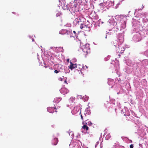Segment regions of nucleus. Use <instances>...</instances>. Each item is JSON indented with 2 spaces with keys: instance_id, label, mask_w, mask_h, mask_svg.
I'll return each mask as SVG.
<instances>
[{
  "instance_id": "f257e3e1",
  "label": "nucleus",
  "mask_w": 148,
  "mask_h": 148,
  "mask_svg": "<svg viewBox=\"0 0 148 148\" xmlns=\"http://www.w3.org/2000/svg\"><path fill=\"white\" fill-rule=\"evenodd\" d=\"M125 15L120 16L117 15L114 16L115 18L110 19L108 22L110 25L114 26L113 27L109 30L110 32H107L106 34H113L118 31H120L122 29H124L126 26V17Z\"/></svg>"
},
{
  "instance_id": "f03ea898",
  "label": "nucleus",
  "mask_w": 148,
  "mask_h": 148,
  "mask_svg": "<svg viewBox=\"0 0 148 148\" xmlns=\"http://www.w3.org/2000/svg\"><path fill=\"white\" fill-rule=\"evenodd\" d=\"M57 0L60 3L58 5V7H60V5L64 10H69L73 15L80 10L81 6H82V0H74L73 3L71 2L66 5L65 4V0Z\"/></svg>"
},
{
  "instance_id": "7ed1b4c3",
  "label": "nucleus",
  "mask_w": 148,
  "mask_h": 148,
  "mask_svg": "<svg viewBox=\"0 0 148 148\" xmlns=\"http://www.w3.org/2000/svg\"><path fill=\"white\" fill-rule=\"evenodd\" d=\"M144 31L145 30L143 31H141V30L138 31H133L134 34L132 40L136 42L141 40L142 37L145 36L147 34V33H144L143 34V33Z\"/></svg>"
},
{
  "instance_id": "20e7f679",
  "label": "nucleus",
  "mask_w": 148,
  "mask_h": 148,
  "mask_svg": "<svg viewBox=\"0 0 148 148\" xmlns=\"http://www.w3.org/2000/svg\"><path fill=\"white\" fill-rule=\"evenodd\" d=\"M140 22L138 20L133 19L132 21V30L133 31H138L141 30L140 28L142 26L140 25Z\"/></svg>"
},
{
  "instance_id": "39448f33",
  "label": "nucleus",
  "mask_w": 148,
  "mask_h": 148,
  "mask_svg": "<svg viewBox=\"0 0 148 148\" xmlns=\"http://www.w3.org/2000/svg\"><path fill=\"white\" fill-rule=\"evenodd\" d=\"M89 44L86 43L82 47V51L83 52H86V54L90 53V49L89 47Z\"/></svg>"
},
{
  "instance_id": "423d86ee",
  "label": "nucleus",
  "mask_w": 148,
  "mask_h": 148,
  "mask_svg": "<svg viewBox=\"0 0 148 148\" xmlns=\"http://www.w3.org/2000/svg\"><path fill=\"white\" fill-rule=\"evenodd\" d=\"M108 84L109 85L111 86V88H114V89H116V84H114V81L113 79L108 78Z\"/></svg>"
},
{
  "instance_id": "0eeeda50",
  "label": "nucleus",
  "mask_w": 148,
  "mask_h": 148,
  "mask_svg": "<svg viewBox=\"0 0 148 148\" xmlns=\"http://www.w3.org/2000/svg\"><path fill=\"white\" fill-rule=\"evenodd\" d=\"M124 32V31H123L122 32H121V33H119L118 35V38L116 39L117 40H118V41L119 42V44H120V45H121L123 41V35L122 34V33Z\"/></svg>"
},
{
  "instance_id": "6e6552de",
  "label": "nucleus",
  "mask_w": 148,
  "mask_h": 148,
  "mask_svg": "<svg viewBox=\"0 0 148 148\" xmlns=\"http://www.w3.org/2000/svg\"><path fill=\"white\" fill-rule=\"evenodd\" d=\"M82 19H83V18H82L80 17H78L74 20L73 23L75 25H79L80 24L83 23L82 21Z\"/></svg>"
},
{
  "instance_id": "1a4fd4ad",
  "label": "nucleus",
  "mask_w": 148,
  "mask_h": 148,
  "mask_svg": "<svg viewBox=\"0 0 148 148\" xmlns=\"http://www.w3.org/2000/svg\"><path fill=\"white\" fill-rule=\"evenodd\" d=\"M113 66L114 65V69L115 71L117 70L119 68V64L118 61L115 59V61L111 63Z\"/></svg>"
},
{
  "instance_id": "9d476101",
  "label": "nucleus",
  "mask_w": 148,
  "mask_h": 148,
  "mask_svg": "<svg viewBox=\"0 0 148 148\" xmlns=\"http://www.w3.org/2000/svg\"><path fill=\"white\" fill-rule=\"evenodd\" d=\"M139 63L141 64V66H143V68H145V66L148 65V60L145 59L143 60L141 62L140 61ZM142 66H141V67Z\"/></svg>"
},
{
  "instance_id": "9b49d317",
  "label": "nucleus",
  "mask_w": 148,
  "mask_h": 148,
  "mask_svg": "<svg viewBox=\"0 0 148 148\" xmlns=\"http://www.w3.org/2000/svg\"><path fill=\"white\" fill-rule=\"evenodd\" d=\"M106 5V2L103 1L102 3H100L99 5V6L100 8L104 9H106V8L107 9H108V8L107 6ZM106 10V9H105V10Z\"/></svg>"
},
{
  "instance_id": "f8f14e48",
  "label": "nucleus",
  "mask_w": 148,
  "mask_h": 148,
  "mask_svg": "<svg viewBox=\"0 0 148 148\" xmlns=\"http://www.w3.org/2000/svg\"><path fill=\"white\" fill-rule=\"evenodd\" d=\"M60 92L63 95L66 94L69 92V90L64 87L62 88L60 90Z\"/></svg>"
},
{
  "instance_id": "ddd939ff",
  "label": "nucleus",
  "mask_w": 148,
  "mask_h": 148,
  "mask_svg": "<svg viewBox=\"0 0 148 148\" xmlns=\"http://www.w3.org/2000/svg\"><path fill=\"white\" fill-rule=\"evenodd\" d=\"M114 1H112L110 0H108L106 2V6L108 7L113 6L114 4Z\"/></svg>"
},
{
  "instance_id": "4468645a",
  "label": "nucleus",
  "mask_w": 148,
  "mask_h": 148,
  "mask_svg": "<svg viewBox=\"0 0 148 148\" xmlns=\"http://www.w3.org/2000/svg\"><path fill=\"white\" fill-rule=\"evenodd\" d=\"M79 108L78 107H75L73 110L71 111V113L73 114L77 113L79 111Z\"/></svg>"
},
{
  "instance_id": "2eb2a0df",
  "label": "nucleus",
  "mask_w": 148,
  "mask_h": 148,
  "mask_svg": "<svg viewBox=\"0 0 148 148\" xmlns=\"http://www.w3.org/2000/svg\"><path fill=\"white\" fill-rule=\"evenodd\" d=\"M112 44L113 46L117 48L121 45L119 44V42L118 41V40L117 39L114 40L113 41Z\"/></svg>"
},
{
  "instance_id": "dca6fc26",
  "label": "nucleus",
  "mask_w": 148,
  "mask_h": 148,
  "mask_svg": "<svg viewBox=\"0 0 148 148\" xmlns=\"http://www.w3.org/2000/svg\"><path fill=\"white\" fill-rule=\"evenodd\" d=\"M125 62L127 65L129 66H132L133 65V62L130 59H127L126 60Z\"/></svg>"
},
{
  "instance_id": "f3484780",
  "label": "nucleus",
  "mask_w": 148,
  "mask_h": 148,
  "mask_svg": "<svg viewBox=\"0 0 148 148\" xmlns=\"http://www.w3.org/2000/svg\"><path fill=\"white\" fill-rule=\"evenodd\" d=\"M70 65L69 66L70 69L71 70H73L74 68H77V64H74L72 62H70Z\"/></svg>"
},
{
  "instance_id": "a211bd4d",
  "label": "nucleus",
  "mask_w": 148,
  "mask_h": 148,
  "mask_svg": "<svg viewBox=\"0 0 148 148\" xmlns=\"http://www.w3.org/2000/svg\"><path fill=\"white\" fill-rule=\"evenodd\" d=\"M141 12H142V10L140 9H136L135 10L134 14L135 15H136L138 16H139L141 14Z\"/></svg>"
},
{
  "instance_id": "6ab92c4d",
  "label": "nucleus",
  "mask_w": 148,
  "mask_h": 148,
  "mask_svg": "<svg viewBox=\"0 0 148 148\" xmlns=\"http://www.w3.org/2000/svg\"><path fill=\"white\" fill-rule=\"evenodd\" d=\"M58 142V140L57 138H55L52 140V145H56Z\"/></svg>"
},
{
  "instance_id": "aec40b11",
  "label": "nucleus",
  "mask_w": 148,
  "mask_h": 148,
  "mask_svg": "<svg viewBox=\"0 0 148 148\" xmlns=\"http://www.w3.org/2000/svg\"><path fill=\"white\" fill-rule=\"evenodd\" d=\"M54 109H56V107L54 108L53 107H49L47 108V111L50 113H53L54 112Z\"/></svg>"
},
{
  "instance_id": "412c9836",
  "label": "nucleus",
  "mask_w": 148,
  "mask_h": 148,
  "mask_svg": "<svg viewBox=\"0 0 148 148\" xmlns=\"http://www.w3.org/2000/svg\"><path fill=\"white\" fill-rule=\"evenodd\" d=\"M62 98L60 97H56L54 99L53 101L56 103H58L62 100Z\"/></svg>"
},
{
  "instance_id": "4be33fe9",
  "label": "nucleus",
  "mask_w": 148,
  "mask_h": 148,
  "mask_svg": "<svg viewBox=\"0 0 148 148\" xmlns=\"http://www.w3.org/2000/svg\"><path fill=\"white\" fill-rule=\"evenodd\" d=\"M140 83L142 85L144 86H147V83L146 80L145 79H143L141 81Z\"/></svg>"
},
{
  "instance_id": "5701e85b",
  "label": "nucleus",
  "mask_w": 148,
  "mask_h": 148,
  "mask_svg": "<svg viewBox=\"0 0 148 148\" xmlns=\"http://www.w3.org/2000/svg\"><path fill=\"white\" fill-rule=\"evenodd\" d=\"M121 51H118V49H116V52L118 53H123L124 51L125 50V48L124 46H123L121 48Z\"/></svg>"
},
{
  "instance_id": "b1692460",
  "label": "nucleus",
  "mask_w": 148,
  "mask_h": 148,
  "mask_svg": "<svg viewBox=\"0 0 148 148\" xmlns=\"http://www.w3.org/2000/svg\"><path fill=\"white\" fill-rule=\"evenodd\" d=\"M90 110H88V108H87L85 111L84 114L85 115L86 114H88V115H90Z\"/></svg>"
},
{
  "instance_id": "393cba45",
  "label": "nucleus",
  "mask_w": 148,
  "mask_h": 148,
  "mask_svg": "<svg viewBox=\"0 0 148 148\" xmlns=\"http://www.w3.org/2000/svg\"><path fill=\"white\" fill-rule=\"evenodd\" d=\"M67 30L66 29H62L60 31L59 33L60 34H66Z\"/></svg>"
},
{
  "instance_id": "a878e982",
  "label": "nucleus",
  "mask_w": 148,
  "mask_h": 148,
  "mask_svg": "<svg viewBox=\"0 0 148 148\" xmlns=\"http://www.w3.org/2000/svg\"><path fill=\"white\" fill-rule=\"evenodd\" d=\"M66 34H70L71 35L70 36V37H74V36H72L71 35V34H72V30L71 29H69L67 30Z\"/></svg>"
},
{
  "instance_id": "bb28decb",
  "label": "nucleus",
  "mask_w": 148,
  "mask_h": 148,
  "mask_svg": "<svg viewBox=\"0 0 148 148\" xmlns=\"http://www.w3.org/2000/svg\"><path fill=\"white\" fill-rule=\"evenodd\" d=\"M135 124L137 125L138 127H140L141 125V122L139 120H136L135 121Z\"/></svg>"
},
{
  "instance_id": "cd10ccee",
  "label": "nucleus",
  "mask_w": 148,
  "mask_h": 148,
  "mask_svg": "<svg viewBox=\"0 0 148 148\" xmlns=\"http://www.w3.org/2000/svg\"><path fill=\"white\" fill-rule=\"evenodd\" d=\"M126 110H127V111L126 112H125L124 114V115L125 116H130V114L128 109L126 108Z\"/></svg>"
},
{
  "instance_id": "c85d7f7f",
  "label": "nucleus",
  "mask_w": 148,
  "mask_h": 148,
  "mask_svg": "<svg viewBox=\"0 0 148 148\" xmlns=\"http://www.w3.org/2000/svg\"><path fill=\"white\" fill-rule=\"evenodd\" d=\"M116 104L117 105L116 106H115V107H116L115 108V110L116 111V110L117 109V108H120V104L118 102H116Z\"/></svg>"
},
{
  "instance_id": "c756f323",
  "label": "nucleus",
  "mask_w": 148,
  "mask_h": 148,
  "mask_svg": "<svg viewBox=\"0 0 148 148\" xmlns=\"http://www.w3.org/2000/svg\"><path fill=\"white\" fill-rule=\"evenodd\" d=\"M75 99V98L73 97H71L69 99L70 102L73 103Z\"/></svg>"
},
{
  "instance_id": "7c9ffc66",
  "label": "nucleus",
  "mask_w": 148,
  "mask_h": 148,
  "mask_svg": "<svg viewBox=\"0 0 148 148\" xmlns=\"http://www.w3.org/2000/svg\"><path fill=\"white\" fill-rule=\"evenodd\" d=\"M126 108H127L126 107H124L123 109L121 110V114H124L125 112L127 111V110H126Z\"/></svg>"
},
{
  "instance_id": "2f4dec72",
  "label": "nucleus",
  "mask_w": 148,
  "mask_h": 148,
  "mask_svg": "<svg viewBox=\"0 0 148 148\" xmlns=\"http://www.w3.org/2000/svg\"><path fill=\"white\" fill-rule=\"evenodd\" d=\"M82 129L83 130H86V131L88 130V126L86 125H84L83 127V129Z\"/></svg>"
},
{
  "instance_id": "473e14b6",
  "label": "nucleus",
  "mask_w": 148,
  "mask_h": 148,
  "mask_svg": "<svg viewBox=\"0 0 148 148\" xmlns=\"http://www.w3.org/2000/svg\"><path fill=\"white\" fill-rule=\"evenodd\" d=\"M144 30H145V31H144V32L143 33V34H144V33H147V35L148 34V25L146 27L145 29V30H143L142 31H143Z\"/></svg>"
},
{
  "instance_id": "72a5a7b5",
  "label": "nucleus",
  "mask_w": 148,
  "mask_h": 148,
  "mask_svg": "<svg viewBox=\"0 0 148 148\" xmlns=\"http://www.w3.org/2000/svg\"><path fill=\"white\" fill-rule=\"evenodd\" d=\"M68 133L69 134L70 136H71V138H73L74 136L73 133L72 132H68Z\"/></svg>"
},
{
  "instance_id": "f704fd0d",
  "label": "nucleus",
  "mask_w": 148,
  "mask_h": 148,
  "mask_svg": "<svg viewBox=\"0 0 148 148\" xmlns=\"http://www.w3.org/2000/svg\"><path fill=\"white\" fill-rule=\"evenodd\" d=\"M79 25H80V28L81 29H83L86 26V25L84 24H83V23L80 24Z\"/></svg>"
},
{
  "instance_id": "c9c22d12",
  "label": "nucleus",
  "mask_w": 148,
  "mask_h": 148,
  "mask_svg": "<svg viewBox=\"0 0 148 148\" xmlns=\"http://www.w3.org/2000/svg\"><path fill=\"white\" fill-rule=\"evenodd\" d=\"M143 54L145 56L148 57V49L147 50L144 52Z\"/></svg>"
},
{
  "instance_id": "e433bc0d",
  "label": "nucleus",
  "mask_w": 148,
  "mask_h": 148,
  "mask_svg": "<svg viewBox=\"0 0 148 148\" xmlns=\"http://www.w3.org/2000/svg\"><path fill=\"white\" fill-rule=\"evenodd\" d=\"M101 22V24H102L103 23V22L102 21H101L100 19L97 22V23H96L99 26H100V25H99V23H100Z\"/></svg>"
},
{
  "instance_id": "4c0bfd02",
  "label": "nucleus",
  "mask_w": 148,
  "mask_h": 148,
  "mask_svg": "<svg viewBox=\"0 0 148 148\" xmlns=\"http://www.w3.org/2000/svg\"><path fill=\"white\" fill-rule=\"evenodd\" d=\"M115 101L114 99H112L110 100V103L112 104H115Z\"/></svg>"
},
{
  "instance_id": "58836bf2",
  "label": "nucleus",
  "mask_w": 148,
  "mask_h": 148,
  "mask_svg": "<svg viewBox=\"0 0 148 148\" xmlns=\"http://www.w3.org/2000/svg\"><path fill=\"white\" fill-rule=\"evenodd\" d=\"M61 15H62V14H61V12H59L56 14V16L57 17H58L60 16Z\"/></svg>"
},
{
  "instance_id": "ea45409f",
  "label": "nucleus",
  "mask_w": 148,
  "mask_h": 148,
  "mask_svg": "<svg viewBox=\"0 0 148 148\" xmlns=\"http://www.w3.org/2000/svg\"><path fill=\"white\" fill-rule=\"evenodd\" d=\"M84 96H82V95H78L77 96L78 99H84Z\"/></svg>"
},
{
  "instance_id": "a19ab883",
  "label": "nucleus",
  "mask_w": 148,
  "mask_h": 148,
  "mask_svg": "<svg viewBox=\"0 0 148 148\" xmlns=\"http://www.w3.org/2000/svg\"><path fill=\"white\" fill-rule=\"evenodd\" d=\"M75 40H76V41L77 42H79V43L80 44V46H81V42L80 41V40L77 38V36L76 37V38L75 39Z\"/></svg>"
},
{
  "instance_id": "79ce46f5",
  "label": "nucleus",
  "mask_w": 148,
  "mask_h": 148,
  "mask_svg": "<svg viewBox=\"0 0 148 148\" xmlns=\"http://www.w3.org/2000/svg\"><path fill=\"white\" fill-rule=\"evenodd\" d=\"M111 137V136L109 134H107L106 136V140L108 139H109L110 138V137Z\"/></svg>"
},
{
  "instance_id": "37998d69",
  "label": "nucleus",
  "mask_w": 148,
  "mask_h": 148,
  "mask_svg": "<svg viewBox=\"0 0 148 148\" xmlns=\"http://www.w3.org/2000/svg\"><path fill=\"white\" fill-rule=\"evenodd\" d=\"M110 58V56H108L106 57L104 59L105 61H107Z\"/></svg>"
},
{
  "instance_id": "c03bdc74",
  "label": "nucleus",
  "mask_w": 148,
  "mask_h": 148,
  "mask_svg": "<svg viewBox=\"0 0 148 148\" xmlns=\"http://www.w3.org/2000/svg\"><path fill=\"white\" fill-rule=\"evenodd\" d=\"M144 47H148V40L147 41L145 44L144 45Z\"/></svg>"
},
{
  "instance_id": "a18cd8bd",
  "label": "nucleus",
  "mask_w": 148,
  "mask_h": 148,
  "mask_svg": "<svg viewBox=\"0 0 148 148\" xmlns=\"http://www.w3.org/2000/svg\"><path fill=\"white\" fill-rule=\"evenodd\" d=\"M78 68H79V69H76V70L77 71H81V69H82V68H81L80 67H79ZM80 72L81 73V74H82V73L81 72V71H80Z\"/></svg>"
},
{
  "instance_id": "49530a36",
  "label": "nucleus",
  "mask_w": 148,
  "mask_h": 148,
  "mask_svg": "<svg viewBox=\"0 0 148 148\" xmlns=\"http://www.w3.org/2000/svg\"><path fill=\"white\" fill-rule=\"evenodd\" d=\"M84 99L85 101H87L89 99V97L88 96H85V97H84Z\"/></svg>"
},
{
  "instance_id": "de8ad7c7",
  "label": "nucleus",
  "mask_w": 148,
  "mask_h": 148,
  "mask_svg": "<svg viewBox=\"0 0 148 148\" xmlns=\"http://www.w3.org/2000/svg\"><path fill=\"white\" fill-rule=\"evenodd\" d=\"M92 124V123L90 121H89L88 122V125L89 126H90Z\"/></svg>"
},
{
  "instance_id": "09e8293b",
  "label": "nucleus",
  "mask_w": 148,
  "mask_h": 148,
  "mask_svg": "<svg viewBox=\"0 0 148 148\" xmlns=\"http://www.w3.org/2000/svg\"><path fill=\"white\" fill-rule=\"evenodd\" d=\"M121 47V46L120 45L119 47H118L117 48V49H118V51H121V49H120V48Z\"/></svg>"
},
{
  "instance_id": "8fccbe9b",
  "label": "nucleus",
  "mask_w": 148,
  "mask_h": 148,
  "mask_svg": "<svg viewBox=\"0 0 148 148\" xmlns=\"http://www.w3.org/2000/svg\"><path fill=\"white\" fill-rule=\"evenodd\" d=\"M99 143V141H98L97 142H96V144L95 145V148H96L97 146V145H98Z\"/></svg>"
},
{
  "instance_id": "3c124183",
  "label": "nucleus",
  "mask_w": 148,
  "mask_h": 148,
  "mask_svg": "<svg viewBox=\"0 0 148 148\" xmlns=\"http://www.w3.org/2000/svg\"><path fill=\"white\" fill-rule=\"evenodd\" d=\"M59 72V71H58L57 70H56L54 71V73H58Z\"/></svg>"
},
{
  "instance_id": "603ef678",
  "label": "nucleus",
  "mask_w": 148,
  "mask_h": 148,
  "mask_svg": "<svg viewBox=\"0 0 148 148\" xmlns=\"http://www.w3.org/2000/svg\"><path fill=\"white\" fill-rule=\"evenodd\" d=\"M130 148H133L134 145L133 144H131L130 145Z\"/></svg>"
},
{
  "instance_id": "864d4df0",
  "label": "nucleus",
  "mask_w": 148,
  "mask_h": 148,
  "mask_svg": "<svg viewBox=\"0 0 148 148\" xmlns=\"http://www.w3.org/2000/svg\"><path fill=\"white\" fill-rule=\"evenodd\" d=\"M102 142H103V140H102V141H101V143H100V147L101 148H102L103 147L102 145Z\"/></svg>"
},
{
  "instance_id": "5fc2aeb1",
  "label": "nucleus",
  "mask_w": 148,
  "mask_h": 148,
  "mask_svg": "<svg viewBox=\"0 0 148 148\" xmlns=\"http://www.w3.org/2000/svg\"><path fill=\"white\" fill-rule=\"evenodd\" d=\"M73 33L74 34V36H76L77 34H76L75 31H73Z\"/></svg>"
},
{
  "instance_id": "6e6d98bb",
  "label": "nucleus",
  "mask_w": 148,
  "mask_h": 148,
  "mask_svg": "<svg viewBox=\"0 0 148 148\" xmlns=\"http://www.w3.org/2000/svg\"><path fill=\"white\" fill-rule=\"evenodd\" d=\"M59 79L61 81H62L64 80V79L61 77Z\"/></svg>"
},
{
  "instance_id": "4d7b16f0",
  "label": "nucleus",
  "mask_w": 148,
  "mask_h": 148,
  "mask_svg": "<svg viewBox=\"0 0 148 148\" xmlns=\"http://www.w3.org/2000/svg\"><path fill=\"white\" fill-rule=\"evenodd\" d=\"M73 62H75L76 61V59L74 58L73 59Z\"/></svg>"
},
{
  "instance_id": "13d9d810",
  "label": "nucleus",
  "mask_w": 148,
  "mask_h": 148,
  "mask_svg": "<svg viewBox=\"0 0 148 148\" xmlns=\"http://www.w3.org/2000/svg\"><path fill=\"white\" fill-rule=\"evenodd\" d=\"M130 111H131L132 114L134 116L135 114L134 112L133 111L131 110H130Z\"/></svg>"
},
{
  "instance_id": "bf43d9fd",
  "label": "nucleus",
  "mask_w": 148,
  "mask_h": 148,
  "mask_svg": "<svg viewBox=\"0 0 148 148\" xmlns=\"http://www.w3.org/2000/svg\"><path fill=\"white\" fill-rule=\"evenodd\" d=\"M81 132H82L83 133H85L86 132H84V131H83V130H84L83 129H81Z\"/></svg>"
},
{
  "instance_id": "052dcab7",
  "label": "nucleus",
  "mask_w": 148,
  "mask_h": 148,
  "mask_svg": "<svg viewBox=\"0 0 148 148\" xmlns=\"http://www.w3.org/2000/svg\"><path fill=\"white\" fill-rule=\"evenodd\" d=\"M29 36V38H32V36H31L29 35V36Z\"/></svg>"
},
{
  "instance_id": "680f3d73",
  "label": "nucleus",
  "mask_w": 148,
  "mask_h": 148,
  "mask_svg": "<svg viewBox=\"0 0 148 148\" xmlns=\"http://www.w3.org/2000/svg\"><path fill=\"white\" fill-rule=\"evenodd\" d=\"M64 83H66L67 82L66 81V79L64 80Z\"/></svg>"
},
{
  "instance_id": "e2e57ef3",
  "label": "nucleus",
  "mask_w": 148,
  "mask_h": 148,
  "mask_svg": "<svg viewBox=\"0 0 148 148\" xmlns=\"http://www.w3.org/2000/svg\"><path fill=\"white\" fill-rule=\"evenodd\" d=\"M81 118L82 119H83V117L82 116V115H81Z\"/></svg>"
},
{
  "instance_id": "0e129e2a",
  "label": "nucleus",
  "mask_w": 148,
  "mask_h": 148,
  "mask_svg": "<svg viewBox=\"0 0 148 148\" xmlns=\"http://www.w3.org/2000/svg\"><path fill=\"white\" fill-rule=\"evenodd\" d=\"M32 40L33 42H34V40L33 38H32Z\"/></svg>"
},
{
  "instance_id": "69168bd1",
  "label": "nucleus",
  "mask_w": 148,
  "mask_h": 148,
  "mask_svg": "<svg viewBox=\"0 0 148 148\" xmlns=\"http://www.w3.org/2000/svg\"><path fill=\"white\" fill-rule=\"evenodd\" d=\"M44 67H45V68H47L48 67V66H44Z\"/></svg>"
},
{
  "instance_id": "338daca9",
  "label": "nucleus",
  "mask_w": 148,
  "mask_h": 148,
  "mask_svg": "<svg viewBox=\"0 0 148 148\" xmlns=\"http://www.w3.org/2000/svg\"><path fill=\"white\" fill-rule=\"evenodd\" d=\"M116 144H115L114 145H113V147H115V146H116Z\"/></svg>"
},
{
  "instance_id": "774afa93",
  "label": "nucleus",
  "mask_w": 148,
  "mask_h": 148,
  "mask_svg": "<svg viewBox=\"0 0 148 148\" xmlns=\"http://www.w3.org/2000/svg\"><path fill=\"white\" fill-rule=\"evenodd\" d=\"M107 34H106V37H105V38H106H106H107Z\"/></svg>"
}]
</instances>
